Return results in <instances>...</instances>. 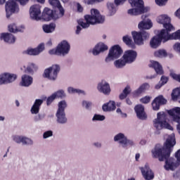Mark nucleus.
Returning <instances> with one entry per match:
<instances>
[{"label":"nucleus","mask_w":180,"mask_h":180,"mask_svg":"<svg viewBox=\"0 0 180 180\" xmlns=\"http://www.w3.org/2000/svg\"><path fill=\"white\" fill-rule=\"evenodd\" d=\"M15 1H18V2H19L20 5H22V6H24V5H26L27 2H29V0H15Z\"/></svg>","instance_id":"nucleus-58"},{"label":"nucleus","mask_w":180,"mask_h":180,"mask_svg":"<svg viewBox=\"0 0 180 180\" xmlns=\"http://www.w3.org/2000/svg\"><path fill=\"white\" fill-rule=\"evenodd\" d=\"M122 40L128 47H131V49H136V45L133 43L131 37H129V35L124 36L122 37Z\"/></svg>","instance_id":"nucleus-36"},{"label":"nucleus","mask_w":180,"mask_h":180,"mask_svg":"<svg viewBox=\"0 0 180 180\" xmlns=\"http://www.w3.org/2000/svg\"><path fill=\"white\" fill-rule=\"evenodd\" d=\"M172 98L173 101H178L180 99V89L177 88L173 90L172 93Z\"/></svg>","instance_id":"nucleus-41"},{"label":"nucleus","mask_w":180,"mask_h":180,"mask_svg":"<svg viewBox=\"0 0 180 180\" xmlns=\"http://www.w3.org/2000/svg\"><path fill=\"white\" fill-rule=\"evenodd\" d=\"M126 2V0H115V4L118 6V5H120L122 4H124Z\"/></svg>","instance_id":"nucleus-57"},{"label":"nucleus","mask_w":180,"mask_h":180,"mask_svg":"<svg viewBox=\"0 0 180 180\" xmlns=\"http://www.w3.org/2000/svg\"><path fill=\"white\" fill-rule=\"evenodd\" d=\"M138 27L141 30H148V29H151V27H153V22H151V21H148V22L141 21L139 24Z\"/></svg>","instance_id":"nucleus-35"},{"label":"nucleus","mask_w":180,"mask_h":180,"mask_svg":"<svg viewBox=\"0 0 180 180\" xmlns=\"http://www.w3.org/2000/svg\"><path fill=\"white\" fill-rule=\"evenodd\" d=\"M140 169L144 179L152 180L154 178V172L148 165L146 164L144 167H140Z\"/></svg>","instance_id":"nucleus-18"},{"label":"nucleus","mask_w":180,"mask_h":180,"mask_svg":"<svg viewBox=\"0 0 180 180\" xmlns=\"http://www.w3.org/2000/svg\"><path fill=\"white\" fill-rule=\"evenodd\" d=\"M44 50V44H40L37 48L35 49H27L25 51L26 54H28L29 56H38V54H40L41 51Z\"/></svg>","instance_id":"nucleus-26"},{"label":"nucleus","mask_w":180,"mask_h":180,"mask_svg":"<svg viewBox=\"0 0 180 180\" xmlns=\"http://www.w3.org/2000/svg\"><path fill=\"white\" fill-rule=\"evenodd\" d=\"M153 125L157 130H161L162 127H165L168 130H174L172 126L167 122V114L164 112L158 113V118L153 121Z\"/></svg>","instance_id":"nucleus-4"},{"label":"nucleus","mask_w":180,"mask_h":180,"mask_svg":"<svg viewBox=\"0 0 180 180\" xmlns=\"http://www.w3.org/2000/svg\"><path fill=\"white\" fill-rule=\"evenodd\" d=\"M60 70L61 68L60 67V65H53L44 70L43 77L44 78H47L49 81H56Z\"/></svg>","instance_id":"nucleus-6"},{"label":"nucleus","mask_w":180,"mask_h":180,"mask_svg":"<svg viewBox=\"0 0 180 180\" xmlns=\"http://www.w3.org/2000/svg\"><path fill=\"white\" fill-rule=\"evenodd\" d=\"M69 94H84V91L79 89H74L72 87H69L68 89Z\"/></svg>","instance_id":"nucleus-45"},{"label":"nucleus","mask_w":180,"mask_h":180,"mask_svg":"<svg viewBox=\"0 0 180 180\" xmlns=\"http://www.w3.org/2000/svg\"><path fill=\"white\" fill-rule=\"evenodd\" d=\"M41 6L39 4H34L30 7V15L34 20H41Z\"/></svg>","instance_id":"nucleus-11"},{"label":"nucleus","mask_w":180,"mask_h":180,"mask_svg":"<svg viewBox=\"0 0 180 180\" xmlns=\"http://www.w3.org/2000/svg\"><path fill=\"white\" fill-rule=\"evenodd\" d=\"M149 67L150 68H154L156 74H158V75H162V74H164L162 66L158 61H151V63L149 64Z\"/></svg>","instance_id":"nucleus-30"},{"label":"nucleus","mask_w":180,"mask_h":180,"mask_svg":"<svg viewBox=\"0 0 180 180\" xmlns=\"http://www.w3.org/2000/svg\"><path fill=\"white\" fill-rule=\"evenodd\" d=\"M135 158L136 161H139V158H140V153H136Z\"/></svg>","instance_id":"nucleus-63"},{"label":"nucleus","mask_w":180,"mask_h":180,"mask_svg":"<svg viewBox=\"0 0 180 180\" xmlns=\"http://www.w3.org/2000/svg\"><path fill=\"white\" fill-rule=\"evenodd\" d=\"M84 11V8L82 7V6H81L79 4V3H77V11L78 12H83Z\"/></svg>","instance_id":"nucleus-59"},{"label":"nucleus","mask_w":180,"mask_h":180,"mask_svg":"<svg viewBox=\"0 0 180 180\" xmlns=\"http://www.w3.org/2000/svg\"><path fill=\"white\" fill-rule=\"evenodd\" d=\"M114 141H119L123 148H127L128 146H133V141L127 139L124 134L120 133L115 136Z\"/></svg>","instance_id":"nucleus-13"},{"label":"nucleus","mask_w":180,"mask_h":180,"mask_svg":"<svg viewBox=\"0 0 180 180\" xmlns=\"http://www.w3.org/2000/svg\"><path fill=\"white\" fill-rule=\"evenodd\" d=\"M176 144L175 139L169 137L166 140L163 147H160V144H157L154 149L152 150V154L153 158H158L159 161H164L165 160V165L164 166L166 171H174V166L175 163L172 161V159H169L171 157V153H172V147Z\"/></svg>","instance_id":"nucleus-1"},{"label":"nucleus","mask_w":180,"mask_h":180,"mask_svg":"<svg viewBox=\"0 0 180 180\" xmlns=\"http://www.w3.org/2000/svg\"><path fill=\"white\" fill-rule=\"evenodd\" d=\"M150 101H151V97L148 96H146L145 97L140 99V102L144 104L150 103Z\"/></svg>","instance_id":"nucleus-46"},{"label":"nucleus","mask_w":180,"mask_h":180,"mask_svg":"<svg viewBox=\"0 0 180 180\" xmlns=\"http://www.w3.org/2000/svg\"><path fill=\"white\" fill-rule=\"evenodd\" d=\"M41 20H44L45 22H50V20H57L63 18V15H60L58 10H51L49 8L46 7L41 15Z\"/></svg>","instance_id":"nucleus-5"},{"label":"nucleus","mask_w":180,"mask_h":180,"mask_svg":"<svg viewBox=\"0 0 180 180\" xmlns=\"http://www.w3.org/2000/svg\"><path fill=\"white\" fill-rule=\"evenodd\" d=\"M168 2V0H155V3L159 6H164Z\"/></svg>","instance_id":"nucleus-49"},{"label":"nucleus","mask_w":180,"mask_h":180,"mask_svg":"<svg viewBox=\"0 0 180 180\" xmlns=\"http://www.w3.org/2000/svg\"><path fill=\"white\" fill-rule=\"evenodd\" d=\"M49 54L51 56L55 55V56H61L60 55V52L58 51V48L56 47V49H51L49 51Z\"/></svg>","instance_id":"nucleus-48"},{"label":"nucleus","mask_w":180,"mask_h":180,"mask_svg":"<svg viewBox=\"0 0 180 180\" xmlns=\"http://www.w3.org/2000/svg\"><path fill=\"white\" fill-rule=\"evenodd\" d=\"M33 84V77L27 75H23L21 77V82H20V85L21 86H30Z\"/></svg>","instance_id":"nucleus-28"},{"label":"nucleus","mask_w":180,"mask_h":180,"mask_svg":"<svg viewBox=\"0 0 180 180\" xmlns=\"http://www.w3.org/2000/svg\"><path fill=\"white\" fill-rule=\"evenodd\" d=\"M175 157L178 161V162H180V149L178 150L175 153Z\"/></svg>","instance_id":"nucleus-56"},{"label":"nucleus","mask_w":180,"mask_h":180,"mask_svg":"<svg viewBox=\"0 0 180 180\" xmlns=\"http://www.w3.org/2000/svg\"><path fill=\"white\" fill-rule=\"evenodd\" d=\"M103 0H88V5H94V4H98L99 2H103Z\"/></svg>","instance_id":"nucleus-54"},{"label":"nucleus","mask_w":180,"mask_h":180,"mask_svg":"<svg viewBox=\"0 0 180 180\" xmlns=\"http://www.w3.org/2000/svg\"><path fill=\"white\" fill-rule=\"evenodd\" d=\"M158 23L163 25V27L169 29H174V25L171 24V18L167 15H159L156 19Z\"/></svg>","instance_id":"nucleus-14"},{"label":"nucleus","mask_w":180,"mask_h":180,"mask_svg":"<svg viewBox=\"0 0 180 180\" xmlns=\"http://www.w3.org/2000/svg\"><path fill=\"white\" fill-rule=\"evenodd\" d=\"M168 115L172 117L173 122L180 123V108L175 107L167 111Z\"/></svg>","instance_id":"nucleus-21"},{"label":"nucleus","mask_w":180,"mask_h":180,"mask_svg":"<svg viewBox=\"0 0 180 180\" xmlns=\"http://www.w3.org/2000/svg\"><path fill=\"white\" fill-rule=\"evenodd\" d=\"M18 8V4L14 0H8L6 3L5 9L6 13V18L9 19L15 12H16V8Z\"/></svg>","instance_id":"nucleus-10"},{"label":"nucleus","mask_w":180,"mask_h":180,"mask_svg":"<svg viewBox=\"0 0 180 180\" xmlns=\"http://www.w3.org/2000/svg\"><path fill=\"white\" fill-rule=\"evenodd\" d=\"M123 53V50L119 45H114L109 51L108 56L105 58V63H109L112 60L119 58Z\"/></svg>","instance_id":"nucleus-9"},{"label":"nucleus","mask_w":180,"mask_h":180,"mask_svg":"<svg viewBox=\"0 0 180 180\" xmlns=\"http://www.w3.org/2000/svg\"><path fill=\"white\" fill-rule=\"evenodd\" d=\"M167 101L164 98V96L159 95L152 102V108L153 110H160V106L167 105Z\"/></svg>","instance_id":"nucleus-16"},{"label":"nucleus","mask_w":180,"mask_h":180,"mask_svg":"<svg viewBox=\"0 0 180 180\" xmlns=\"http://www.w3.org/2000/svg\"><path fill=\"white\" fill-rule=\"evenodd\" d=\"M84 20L86 22H84L83 19L77 20V23L83 29H86L91 26V25H96L98 23H103L105 22V17L101 15L99 11L93 8L91 10V15H84Z\"/></svg>","instance_id":"nucleus-2"},{"label":"nucleus","mask_w":180,"mask_h":180,"mask_svg":"<svg viewBox=\"0 0 180 180\" xmlns=\"http://www.w3.org/2000/svg\"><path fill=\"white\" fill-rule=\"evenodd\" d=\"M131 34L134 41L137 46H143L144 44V41L150 39V33L146 31H134L131 32Z\"/></svg>","instance_id":"nucleus-7"},{"label":"nucleus","mask_w":180,"mask_h":180,"mask_svg":"<svg viewBox=\"0 0 180 180\" xmlns=\"http://www.w3.org/2000/svg\"><path fill=\"white\" fill-rule=\"evenodd\" d=\"M131 92V89H130V86H127L122 93H121L120 94L119 98L120 99V101H123V99H126V98H127L128 95H130Z\"/></svg>","instance_id":"nucleus-38"},{"label":"nucleus","mask_w":180,"mask_h":180,"mask_svg":"<svg viewBox=\"0 0 180 180\" xmlns=\"http://www.w3.org/2000/svg\"><path fill=\"white\" fill-rule=\"evenodd\" d=\"M126 103H127V105H129L133 104V103L129 98L126 99Z\"/></svg>","instance_id":"nucleus-62"},{"label":"nucleus","mask_w":180,"mask_h":180,"mask_svg":"<svg viewBox=\"0 0 180 180\" xmlns=\"http://www.w3.org/2000/svg\"><path fill=\"white\" fill-rule=\"evenodd\" d=\"M116 109V103L115 101H110L107 104L103 105V110L104 112H109L110 110H115Z\"/></svg>","instance_id":"nucleus-34"},{"label":"nucleus","mask_w":180,"mask_h":180,"mask_svg":"<svg viewBox=\"0 0 180 180\" xmlns=\"http://www.w3.org/2000/svg\"><path fill=\"white\" fill-rule=\"evenodd\" d=\"M53 95H56V98H60L63 99V98H65V93L63 90H58V91H56L53 93Z\"/></svg>","instance_id":"nucleus-43"},{"label":"nucleus","mask_w":180,"mask_h":180,"mask_svg":"<svg viewBox=\"0 0 180 180\" xmlns=\"http://www.w3.org/2000/svg\"><path fill=\"white\" fill-rule=\"evenodd\" d=\"M82 106H84L86 109H89L91 106H92V103L89 101H83L82 102Z\"/></svg>","instance_id":"nucleus-51"},{"label":"nucleus","mask_w":180,"mask_h":180,"mask_svg":"<svg viewBox=\"0 0 180 180\" xmlns=\"http://www.w3.org/2000/svg\"><path fill=\"white\" fill-rule=\"evenodd\" d=\"M155 57H158L159 58H164L168 56L167 51L165 49H159L154 53Z\"/></svg>","instance_id":"nucleus-39"},{"label":"nucleus","mask_w":180,"mask_h":180,"mask_svg":"<svg viewBox=\"0 0 180 180\" xmlns=\"http://www.w3.org/2000/svg\"><path fill=\"white\" fill-rule=\"evenodd\" d=\"M98 89L101 92L104 94V95H109L110 94V86L109 83L102 81L98 85Z\"/></svg>","instance_id":"nucleus-25"},{"label":"nucleus","mask_w":180,"mask_h":180,"mask_svg":"<svg viewBox=\"0 0 180 180\" xmlns=\"http://www.w3.org/2000/svg\"><path fill=\"white\" fill-rule=\"evenodd\" d=\"M107 6L110 11H112V12H115L116 9L115 8V4L113 3H108L107 4Z\"/></svg>","instance_id":"nucleus-52"},{"label":"nucleus","mask_w":180,"mask_h":180,"mask_svg":"<svg viewBox=\"0 0 180 180\" xmlns=\"http://www.w3.org/2000/svg\"><path fill=\"white\" fill-rule=\"evenodd\" d=\"M175 30V27H173V28H170L168 30V28L162 29L158 34V37L163 41V43H165V41H168V40H172V35L171 32Z\"/></svg>","instance_id":"nucleus-12"},{"label":"nucleus","mask_w":180,"mask_h":180,"mask_svg":"<svg viewBox=\"0 0 180 180\" xmlns=\"http://www.w3.org/2000/svg\"><path fill=\"white\" fill-rule=\"evenodd\" d=\"M122 57L123 60H124L127 64H131V63H134L137 58V52L133 50H128L124 52Z\"/></svg>","instance_id":"nucleus-15"},{"label":"nucleus","mask_w":180,"mask_h":180,"mask_svg":"<svg viewBox=\"0 0 180 180\" xmlns=\"http://www.w3.org/2000/svg\"><path fill=\"white\" fill-rule=\"evenodd\" d=\"M53 136V131H47L44 133L43 137L44 139H49V137H51Z\"/></svg>","instance_id":"nucleus-50"},{"label":"nucleus","mask_w":180,"mask_h":180,"mask_svg":"<svg viewBox=\"0 0 180 180\" xmlns=\"http://www.w3.org/2000/svg\"><path fill=\"white\" fill-rule=\"evenodd\" d=\"M0 39L6 43H8V44H13L16 41V38L11 33H1L0 34Z\"/></svg>","instance_id":"nucleus-23"},{"label":"nucleus","mask_w":180,"mask_h":180,"mask_svg":"<svg viewBox=\"0 0 180 180\" xmlns=\"http://www.w3.org/2000/svg\"><path fill=\"white\" fill-rule=\"evenodd\" d=\"M161 41H161L158 35L153 37L150 41V47L152 49H157L161 44Z\"/></svg>","instance_id":"nucleus-33"},{"label":"nucleus","mask_w":180,"mask_h":180,"mask_svg":"<svg viewBox=\"0 0 180 180\" xmlns=\"http://www.w3.org/2000/svg\"><path fill=\"white\" fill-rule=\"evenodd\" d=\"M56 94H52L51 96H49L46 99V105L47 106H50L56 100Z\"/></svg>","instance_id":"nucleus-44"},{"label":"nucleus","mask_w":180,"mask_h":180,"mask_svg":"<svg viewBox=\"0 0 180 180\" xmlns=\"http://www.w3.org/2000/svg\"><path fill=\"white\" fill-rule=\"evenodd\" d=\"M134 110L136 113V116L138 119H140L141 120H146V119H147V115L144 111V106L143 105L141 104L136 105L134 107Z\"/></svg>","instance_id":"nucleus-22"},{"label":"nucleus","mask_w":180,"mask_h":180,"mask_svg":"<svg viewBox=\"0 0 180 180\" xmlns=\"http://www.w3.org/2000/svg\"><path fill=\"white\" fill-rule=\"evenodd\" d=\"M16 78H18V76L15 74L4 73L0 75V85L11 84V82H13Z\"/></svg>","instance_id":"nucleus-19"},{"label":"nucleus","mask_w":180,"mask_h":180,"mask_svg":"<svg viewBox=\"0 0 180 180\" xmlns=\"http://www.w3.org/2000/svg\"><path fill=\"white\" fill-rule=\"evenodd\" d=\"M56 23L51 22L50 24H44L42 25V29L44 33H53L56 30Z\"/></svg>","instance_id":"nucleus-32"},{"label":"nucleus","mask_w":180,"mask_h":180,"mask_svg":"<svg viewBox=\"0 0 180 180\" xmlns=\"http://www.w3.org/2000/svg\"><path fill=\"white\" fill-rule=\"evenodd\" d=\"M58 108L56 112V117L58 123L64 124L67 123V117H65V108H67V102L61 101L58 103Z\"/></svg>","instance_id":"nucleus-8"},{"label":"nucleus","mask_w":180,"mask_h":180,"mask_svg":"<svg viewBox=\"0 0 180 180\" xmlns=\"http://www.w3.org/2000/svg\"><path fill=\"white\" fill-rule=\"evenodd\" d=\"M24 27H19L16 24L13 23L8 25V31L11 33H18V32H23Z\"/></svg>","instance_id":"nucleus-37"},{"label":"nucleus","mask_w":180,"mask_h":180,"mask_svg":"<svg viewBox=\"0 0 180 180\" xmlns=\"http://www.w3.org/2000/svg\"><path fill=\"white\" fill-rule=\"evenodd\" d=\"M13 140L15 141V143H18V144H20V143H22L23 146L33 144V141H32V139L25 136H15L13 137Z\"/></svg>","instance_id":"nucleus-27"},{"label":"nucleus","mask_w":180,"mask_h":180,"mask_svg":"<svg viewBox=\"0 0 180 180\" xmlns=\"http://www.w3.org/2000/svg\"><path fill=\"white\" fill-rule=\"evenodd\" d=\"M81 30H82V28H81L79 25H77L76 30V34H79Z\"/></svg>","instance_id":"nucleus-60"},{"label":"nucleus","mask_w":180,"mask_h":180,"mask_svg":"<svg viewBox=\"0 0 180 180\" xmlns=\"http://www.w3.org/2000/svg\"><path fill=\"white\" fill-rule=\"evenodd\" d=\"M164 84H162L160 82L155 85V89H160V88H161V86H162Z\"/></svg>","instance_id":"nucleus-61"},{"label":"nucleus","mask_w":180,"mask_h":180,"mask_svg":"<svg viewBox=\"0 0 180 180\" xmlns=\"http://www.w3.org/2000/svg\"><path fill=\"white\" fill-rule=\"evenodd\" d=\"M131 6L134 8L128 10L127 13L131 16H137L146 13L147 8L144 7V1L143 0H128Z\"/></svg>","instance_id":"nucleus-3"},{"label":"nucleus","mask_w":180,"mask_h":180,"mask_svg":"<svg viewBox=\"0 0 180 180\" xmlns=\"http://www.w3.org/2000/svg\"><path fill=\"white\" fill-rule=\"evenodd\" d=\"M126 64H127V62H126L124 59L117 60L114 62V65L116 67V68H122V67H124Z\"/></svg>","instance_id":"nucleus-40"},{"label":"nucleus","mask_w":180,"mask_h":180,"mask_svg":"<svg viewBox=\"0 0 180 180\" xmlns=\"http://www.w3.org/2000/svg\"><path fill=\"white\" fill-rule=\"evenodd\" d=\"M108 49V45L102 42H100L95 46L92 53L94 56H98L100 53H103V51H106Z\"/></svg>","instance_id":"nucleus-24"},{"label":"nucleus","mask_w":180,"mask_h":180,"mask_svg":"<svg viewBox=\"0 0 180 180\" xmlns=\"http://www.w3.org/2000/svg\"><path fill=\"white\" fill-rule=\"evenodd\" d=\"M160 82H161L162 85H165V84H167L168 82V77H167L165 76H162V77L160 79Z\"/></svg>","instance_id":"nucleus-53"},{"label":"nucleus","mask_w":180,"mask_h":180,"mask_svg":"<svg viewBox=\"0 0 180 180\" xmlns=\"http://www.w3.org/2000/svg\"><path fill=\"white\" fill-rule=\"evenodd\" d=\"M49 2L50 5L55 8V11H58V14L60 16H64L65 11L64 10V8H63V6H61L60 0H49Z\"/></svg>","instance_id":"nucleus-20"},{"label":"nucleus","mask_w":180,"mask_h":180,"mask_svg":"<svg viewBox=\"0 0 180 180\" xmlns=\"http://www.w3.org/2000/svg\"><path fill=\"white\" fill-rule=\"evenodd\" d=\"M172 77L173 79H175L176 81H178V82H180V75L173 74Z\"/></svg>","instance_id":"nucleus-55"},{"label":"nucleus","mask_w":180,"mask_h":180,"mask_svg":"<svg viewBox=\"0 0 180 180\" xmlns=\"http://www.w3.org/2000/svg\"><path fill=\"white\" fill-rule=\"evenodd\" d=\"M176 129L179 131V134H180V123H178V124L176 125Z\"/></svg>","instance_id":"nucleus-64"},{"label":"nucleus","mask_w":180,"mask_h":180,"mask_svg":"<svg viewBox=\"0 0 180 180\" xmlns=\"http://www.w3.org/2000/svg\"><path fill=\"white\" fill-rule=\"evenodd\" d=\"M43 105L42 99H36L33 105L31 108V113L32 115H37L40 112V106Z\"/></svg>","instance_id":"nucleus-29"},{"label":"nucleus","mask_w":180,"mask_h":180,"mask_svg":"<svg viewBox=\"0 0 180 180\" xmlns=\"http://www.w3.org/2000/svg\"><path fill=\"white\" fill-rule=\"evenodd\" d=\"M58 51L60 56H65L70 53V49L71 46L68 41L63 40L57 46Z\"/></svg>","instance_id":"nucleus-17"},{"label":"nucleus","mask_w":180,"mask_h":180,"mask_svg":"<svg viewBox=\"0 0 180 180\" xmlns=\"http://www.w3.org/2000/svg\"><path fill=\"white\" fill-rule=\"evenodd\" d=\"M148 89H150V84L148 83H143L137 90L134 91L133 95L134 96H139V95H141L143 92H146Z\"/></svg>","instance_id":"nucleus-31"},{"label":"nucleus","mask_w":180,"mask_h":180,"mask_svg":"<svg viewBox=\"0 0 180 180\" xmlns=\"http://www.w3.org/2000/svg\"><path fill=\"white\" fill-rule=\"evenodd\" d=\"M27 72L32 74L34 71H37V66L34 63H30L26 69Z\"/></svg>","instance_id":"nucleus-42"},{"label":"nucleus","mask_w":180,"mask_h":180,"mask_svg":"<svg viewBox=\"0 0 180 180\" xmlns=\"http://www.w3.org/2000/svg\"><path fill=\"white\" fill-rule=\"evenodd\" d=\"M93 120H98L100 122H102V121L105 120V116L95 114L93 117Z\"/></svg>","instance_id":"nucleus-47"}]
</instances>
